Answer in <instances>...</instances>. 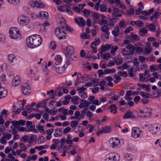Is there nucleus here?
<instances>
[{"label":"nucleus","mask_w":161,"mask_h":161,"mask_svg":"<svg viewBox=\"0 0 161 161\" xmlns=\"http://www.w3.org/2000/svg\"><path fill=\"white\" fill-rule=\"evenodd\" d=\"M109 109L111 110V112H113L114 114L117 113V107L115 104H112L109 106Z\"/></svg>","instance_id":"obj_21"},{"label":"nucleus","mask_w":161,"mask_h":161,"mask_svg":"<svg viewBox=\"0 0 161 161\" xmlns=\"http://www.w3.org/2000/svg\"><path fill=\"white\" fill-rule=\"evenodd\" d=\"M78 94L83 98L86 99L87 97V94L85 92H79Z\"/></svg>","instance_id":"obj_30"},{"label":"nucleus","mask_w":161,"mask_h":161,"mask_svg":"<svg viewBox=\"0 0 161 161\" xmlns=\"http://www.w3.org/2000/svg\"><path fill=\"white\" fill-rule=\"evenodd\" d=\"M22 91L24 95H28L30 94L31 92L30 86L26 84H25L22 86Z\"/></svg>","instance_id":"obj_13"},{"label":"nucleus","mask_w":161,"mask_h":161,"mask_svg":"<svg viewBox=\"0 0 161 161\" xmlns=\"http://www.w3.org/2000/svg\"><path fill=\"white\" fill-rule=\"evenodd\" d=\"M101 14L97 12H94L93 16L95 19H97L101 17L100 15Z\"/></svg>","instance_id":"obj_48"},{"label":"nucleus","mask_w":161,"mask_h":161,"mask_svg":"<svg viewBox=\"0 0 161 161\" xmlns=\"http://www.w3.org/2000/svg\"><path fill=\"white\" fill-rule=\"evenodd\" d=\"M20 77L19 76H16L12 80V86H16L18 85L20 82Z\"/></svg>","instance_id":"obj_16"},{"label":"nucleus","mask_w":161,"mask_h":161,"mask_svg":"<svg viewBox=\"0 0 161 161\" xmlns=\"http://www.w3.org/2000/svg\"><path fill=\"white\" fill-rule=\"evenodd\" d=\"M132 50H133V51L136 50L138 53H140L143 51L142 48L140 47H138L136 44L134 45Z\"/></svg>","instance_id":"obj_24"},{"label":"nucleus","mask_w":161,"mask_h":161,"mask_svg":"<svg viewBox=\"0 0 161 161\" xmlns=\"http://www.w3.org/2000/svg\"><path fill=\"white\" fill-rule=\"evenodd\" d=\"M156 29V26H155L154 25H153L152 24L149 25V30L150 31L153 32L155 31Z\"/></svg>","instance_id":"obj_52"},{"label":"nucleus","mask_w":161,"mask_h":161,"mask_svg":"<svg viewBox=\"0 0 161 161\" xmlns=\"http://www.w3.org/2000/svg\"><path fill=\"white\" fill-rule=\"evenodd\" d=\"M64 53L66 58L69 56H72L74 54V49L72 46H68L66 47Z\"/></svg>","instance_id":"obj_9"},{"label":"nucleus","mask_w":161,"mask_h":161,"mask_svg":"<svg viewBox=\"0 0 161 161\" xmlns=\"http://www.w3.org/2000/svg\"><path fill=\"white\" fill-rule=\"evenodd\" d=\"M8 95V91L3 87H0V99L6 97Z\"/></svg>","instance_id":"obj_15"},{"label":"nucleus","mask_w":161,"mask_h":161,"mask_svg":"<svg viewBox=\"0 0 161 161\" xmlns=\"http://www.w3.org/2000/svg\"><path fill=\"white\" fill-rule=\"evenodd\" d=\"M83 102H84L85 105L86 107H87L89 106L90 103L88 101H86V100L84 99L81 100L80 103H82Z\"/></svg>","instance_id":"obj_58"},{"label":"nucleus","mask_w":161,"mask_h":161,"mask_svg":"<svg viewBox=\"0 0 161 161\" xmlns=\"http://www.w3.org/2000/svg\"><path fill=\"white\" fill-rule=\"evenodd\" d=\"M50 48L52 49H54L56 47V44L55 42L53 41L51 42L49 45Z\"/></svg>","instance_id":"obj_42"},{"label":"nucleus","mask_w":161,"mask_h":161,"mask_svg":"<svg viewBox=\"0 0 161 161\" xmlns=\"http://www.w3.org/2000/svg\"><path fill=\"white\" fill-rule=\"evenodd\" d=\"M125 158L126 160L128 161H130L133 158V156L132 155L128 153H126L125 155Z\"/></svg>","instance_id":"obj_38"},{"label":"nucleus","mask_w":161,"mask_h":161,"mask_svg":"<svg viewBox=\"0 0 161 161\" xmlns=\"http://www.w3.org/2000/svg\"><path fill=\"white\" fill-rule=\"evenodd\" d=\"M118 74L120 75L121 76H124L125 77H126L127 76V74L126 71H119L118 73Z\"/></svg>","instance_id":"obj_46"},{"label":"nucleus","mask_w":161,"mask_h":161,"mask_svg":"<svg viewBox=\"0 0 161 161\" xmlns=\"http://www.w3.org/2000/svg\"><path fill=\"white\" fill-rule=\"evenodd\" d=\"M136 118V116L134 114V113L130 111L126 112L123 117V118L124 119L131 118L133 119H135Z\"/></svg>","instance_id":"obj_12"},{"label":"nucleus","mask_w":161,"mask_h":161,"mask_svg":"<svg viewBox=\"0 0 161 161\" xmlns=\"http://www.w3.org/2000/svg\"><path fill=\"white\" fill-rule=\"evenodd\" d=\"M54 129H49L47 130L46 133L48 135H51Z\"/></svg>","instance_id":"obj_62"},{"label":"nucleus","mask_w":161,"mask_h":161,"mask_svg":"<svg viewBox=\"0 0 161 161\" xmlns=\"http://www.w3.org/2000/svg\"><path fill=\"white\" fill-rule=\"evenodd\" d=\"M118 49V47L117 46L115 45L113 46L111 49V53L112 54H115V52Z\"/></svg>","instance_id":"obj_33"},{"label":"nucleus","mask_w":161,"mask_h":161,"mask_svg":"<svg viewBox=\"0 0 161 161\" xmlns=\"http://www.w3.org/2000/svg\"><path fill=\"white\" fill-rule=\"evenodd\" d=\"M101 17L102 18L99 21V23L100 25L103 24H107L108 23V21L106 20V17L104 16L103 14L100 15Z\"/></svg>","instance_id":"obj_20"},{"label":"nucleus","mask_w":161,"mask_h":161,"mask_svg":"<svg viewBox=\"0 0 161 161\" xmlns=\"http://www.w3.org/2000/svg\"><path fill=\"white\" fill-rule=\"evenodd\" d=\"M133 68H131L130 69H129V70L128 71V74L129 75L130 77H132L135 76V74L133 73Z\"/></svg>","instance_id":"obj_44"},{"label":"nucleus","mask_w":161,"mask_h":161,"mask_svg":"<svg viewBox=\"0 0 161 161\" xmlns=\"http://www.w3.org/2000/svg\"><path fill=\"white\" fill-rule=\"evenodd\" d=\"M29 138V136L28 135H25L20 139V140L21 141H23L25 142H26L28 141Z\"/></svg>","instance_id":"obj_43"},{"label":"nucleus","mask_w":161,"mask_h":161,"mask_svg":"<svg viewBox=\"0 0 161 161\" xmlns=\"http://www.w3.org/2000/svg\"><path fill=\"white\" fill-rule=\"evenodd\" d=\"M98 80H97L96 78H92L91 80V81L92 82H93V84L94 85V86H97L98 85Z\"/></svg>","instance_id":"obj_51"},{"label":"nucleus","mask_w":161,"mask_h":161,"mask_svg":"<svg viewBox=\"0 0 161 161\" xmlns=\"http://www.w3.org/2000/svg\"><path fill=\"white\" fill-rule=\"evenodd\" d=\"M54 59L55 60L58 61L59 62H60L62 61V58L61 55H57L55 57Z\"/></svg>","instance_id":"obj_47"},{"label":"nucleus","mask_w":161,"mask_h":161,"mask_svg":"<svg viewBox=\"0 0 161 161\" xmlns=\"http://www.w3.org/2000/svg\"><path fill=\"white\" fill-rule=\"evenodd\" d=\"M31 16L33 19H35L36 18L40 19L39 15L38 14H31Z\"/></svg>","instance_id":"obj_60"},{"label":"nucleus","mask_w":161,"mask_h":161,"mask_svg":"<svg viewBox=\"0 0 161 161\" xmlns=\"http://www.w3.org/2000/svg\"><path fill=\"white\" fill-rule=\"evenodd\" d=\"M37 129L39 132L41 133L42 132H43L44 128L43 126L39 125L37 127Z\"/></svg>","instance_id":"obj_61"},{"label":"nucleus","mask_w":161,"mask_h":161,"mask_svg":"<svg viewBox=\"0 0 161 161\" xmlns=\"http://www.w3.org/2000/svg\"><path fill=\"white\" fill-rule=\"evenodd\" d=\"M35 125H31L28 130H26L25 131L27 132L29 131H33L35 129Z\"/></svg>","instance_id":"obj_59"},{"label":"nucleus","mask_w":161,"mask_h":161,"mask_svg":"<svg viewBox=\"0 0 161 161\" xmlns=\"http://www.w3.org/2000/svg\"><path fill=\"white\" fill-rule=\"evenodd\" d=\"M101 30L104 33L109 32V28L108 27H107L106 25H103L101 28Z\"/></svg>","instance_id":"obj_31"},{"label":"nucleus","mask_w":161,"mask_h":161,"mask_svg":"<svg viewBox=\"0 0 161 161\" xmlns=\"http://www.w3.org/2000/svg\"><path fill=\"white\" fill-rule=\"evenodd\" d=\"M53 135L55 137H60L62 136L63 132L61 129L57 128L55 130Z\"/></svg>","instance_id":"obj_17"},{"label":"nucleus","mask_w":161,"mask_h":161,"mask_svg":"<svg viewBox=\"0 0 161 161\" xmlns=\"http://www.w3.org/2000/svg\"><path fill=\"white\" fill-rule=\"evenodd\" d=\"M78 124V122L76 120H75L71 122L70 125L72 128H73L77 126Z\"/></svg>","instance_id":"obj_39"},{"label":"nucleus","mask_w":161,"mask_h":161,"mask_svg":"<svg viewBox=\"0 0 161 161\" xmlns=\"http://www.w3.org/2000/svg\"><path fill=\"white\" fill-rule=\"evenodd\" d=\"M108 159L110 160L112 159L114 161H118L120 159V155L116 153H111L109 154Z\"/></svg>","instance_id":"obj_11"},{"label":"nucleus","mask_w":161,"mask_h":161,"mask_svg":"<svg viewBox=\"0 0 161 161\" xmlns=\"http://www.w3.org/2000/svg\"><path fill=\"white\" fill-rule=\"evenodd\" d=\"M39 3L38 2L32 1L31 4V6L33 8H34L35 7L37 8L39 6Z\"/></svg>","instance_id":"obj_41"},{"label":"nucleus","mask_w":161,"mask_h":161,"mask_svg":"<svg viewBox=\"0 0 161 161\" xmlns=\"http://www.w3.org/2000/svg\"><path fill=\"white\" fill-rule=\"evenodd\" d=\"M45 77V81L47 83L50 81V76L48 75V73L47 72L46 74H45L44 75Z\"/></svg>","instance_id":"obj_49"},{"label":"nucleus","mask_w":161,"mask_h":161,"mask_svg":"<svg viewBox=\"0 0 161 161\" xmlns=\"http://www.w3.org/2000/svg\"><path fill=\"white\" fill-rule=\"evenodd\" d=\"M152 111L151 108H144L143 110H140L138 113V115L140 117H146L151 115Z\"/></svg>","instance_id":"obj_5"},{"label":"nucleus","mask_w":161,"mask_h":161,"mask_svg":"<svg viewBox=\"0 0 161 161\" xmlns=\"http://www.w3.org/2000/svg\"><path fill=\"white\" fill-rule=\"evenodd\" d=\"M104 133H107L110 132V127L108 126H106L102 128Z\"/></svg>","instance_id":"obj_32"},{"label":"nucleus","mask_w":161,"mask_h":161,"mask_svg":"<svg viewBox=\"0 0 161 161\" xmlns=\"http://www.w3.org/2000/svg\"><path fill=\"white\" fill-rule=\"evenodd\" d=\"M127 149L129 152L134 153L136 151L135 148L132 144H129L127 147Z\"/></svg>","instance_id":"obj_22"},{"label":"nucleus","mask_w":161,"mask_h":161,"mask_svg":"<svg viewBox=\"0 0 161 161\" xmlns=\"http://www.w3.org/2000/svg\"><path fill=\"white\" fill-rule=\"evenodd\" d=\"M148 30L145 27L140 29L139 31V34L140 36H144L147 33Z\"/></svg>","instance_id":"obj_26"},{"label":"nucleus","mask_w":161,"mask_h":161,"mask_svg":"<svg viewBox=\"0 0 161 161\" xmlns=\"http://www.w3.org/2000/svg\"><path fill=\"white\" fill-rule=\"evenodd\" d=\"M149 131L153 134L160 135L161 134V125L155 124L151 125Z\"/></svg>","instance_id":"obj_4"},{"label":"nucleus","mask_w":161,"mask_h":161,"mask_svg":"<svg viewBox=\"0 0 161 161\" xmlns=\"http://www.w3.org/2000/svg\"><path fill=\"white\" fill-rule=\"evenodd\" d=\"M15 56L13 54H11L8 56V60L10 63H12L14 61V59L15 58Z\"/></svg>","instance_id":"obj_45"},{"label":"nucleus","mask_w":161,"mask_h":161,"mask_svg":"<svg viewBox=\"0 0 161 161\" xmlns=\"http://www.w3.org/2000/svg\"><path fill=\"white\" fill-rule=\"evenodd\" d=\"M100 9L102 12H106L107 10L106 6L105 4H101L100 6Z\"/></svg>","instance_id":"obj_37"},{"label":"nucleus","mask_w":161,"mask_h":161,"mask_svg":"<svg viewBox=\"0 0 161 161\" xmlns=\"http://www.w3.org/2000/svg\"><path fill=\"white\" fill-rule=\"evenodd\" d=\"M30 21V18L27 17L25 16L22 15L18 18V21L19 24L21 25H25L29 23Z\"/></svg>","instance_id":"obj_7"},{"label":"nucleus","mask_w":161,"mask_h":161,"mask_svg":"<svg viewBox=\"0 0 161 161\" xmlns=\"http://www.w3.org/2000/svg\"><path fill=\"white\" fill-rule=\"evenodd\" d=\"M134 52V51H133V50H129L128 51L125 48H124L122 49L121 53L123 56H125L132 55Z\"/></svg>","instance_id":"obj_14"},{"label":"nucleus","mask_w":161,"mask_h":161,"mask_svg":"<svg viewBox=\"0 0 161 161\" xmlns=\"http://www.w3.org/2000/svg\"><path fill=\"white\" fill-rule=\"evenodd\" d=\"M8 3L14 5H16L19 3V0H6Z\"/></svg>","instance_id":"obj_36"},{"label":"nucleus","mask_w":161,"mask_h":161,"mask_svg":"<svg viewBox=\"0 0 161 161\" xmlns=\"http://www.w3.org/2000/svg\"><path fill=\"white\" fill-rule=\"evenodd\" d=\"M39 18L42 19H47L48 18V14L46 12H40L39 13Z\"/></svg>","instance_id":"obj_19"},{"label":"nucleus","mask_w":161,"mask_h":161,"mask_svg":"<svg viewBox=\"0 0 161 161\" xmlns=\"http://www.w3.org/2000/svg\"><path fill=\"white\" fill-rule=\"evenodd\" d=\"M74 20L75 22L81 27L84 26L86 25L85 21L82 17H80L79 20L76 18H75Z\"/></svg>","instance_id":"obj_10"},{"label":"nucleus","mask_w":161,"mask_h":161,"mask_svg":"<svg viewBox=\"0 0 161 161\" xmlns=\"http://www.w3.org/2000/svg\"><path fill=\"white\" fill-rule=\"evenodd\" d=\"M132 137L134 138H137L140 137L141 133L142 131L139 127L137 126L134 127L132 128Z\"/></svg>","instance_id":"obj_6"},{"label":"nucleus","mask_w":161,"mask_h":161,"mask_svg":"<svg viewBox=\"0 0 161 161\" xmlns=\"http://www.w3.org/2000/svg\"><path fill=\"white\" fill-rule=\"evenodd\" d=\"M64 26H58L57 27L55 31L54 34L56 36H60L58 37L59 40L65 39L66 37V33L64 31Z\"/></svg>","instance_id":"obj_3"},{"label":"nucleus","mask_w":161,"mask_h":161,"mask_svg":"<svg viewBox=\"0 0 161 161\" xmlns=\"http://www.w3.org/2000/svg\"><path fill=\"white\" fill-rule=\"evenodd\" d=\"M127 14L130 16H131L132 14L134 13V10L133 8H130L129 10H126Z\"/></svg>","instance_id":"obj_40"},{"label":"nucleus","mask_w":161,"mask_h":161,"mask_svg":"<svg viewBox=\"0 0 161 161\" xmlns=\"http://www.w3.org/2000/svg\"><path fill=\"white\" fill-rule=\"evenodd\" d=\"M105 33V34H104L102 35V37L103 38H105L106 39H108L109 38V32H106Z\"/></svg>","instance_id":"obj_64"},{"label":"nucleus","mask_w":161,"mask_h":161,"mask_svg":"<svg viewBox=\"0 0 161 161\" xmlns=\"http://www.w3.org/2000/svg\"><path fill=\"white\" fill-rule=\"evenodd\" d=\"M25 121L24 120L20 119L19 121L13 120L11 122V123L16 129L19 128V126H24L25 124Z\"/></svg>","instance_id":"obj_8"},{"label":"nucleus","mask_w":161,"mask_h":161,"mask_svg":"<svg viewBox=\"0 0 161 161\" xmlns=\"http://www.w3.org/2000/svg\"><path fill=\"white\" fill-rule=\"evenodd\" d=\"M37 71V68L36 67H33L30 71V73L31 76L35 75Z\"/></svg>","instance_id":"obj_34"},{"label":"nucleus","mask_w":161,"mask_h":161,"mask_svg":"<svg viewBox=\"0 0 161 161\" xmlns=\"http://www.w3.org/2000/svg\"><path fill=\"white\" fill-rule=\"evenodd\" d=\"M9 36L13 39H20L21 38V35L19 34V30L16 27L11 28L9 29Z\"/></svg>","instance_id":"obj_2"},{"label":"nucleus","mask_w":161,"mask_h":161,"mask_svg":"<svg viewBox=\"0 0 161 161\" xmlns=\"http://www.w3.org/2000/svg\"><path fill=\"white\" fill-rule=\"evenodd\" d=\"M101 41L99 38H95L94 41L92 42V44L93 45L95 46H96L99 45L101 43Z\"/></svg>","instance_id":"obj_29"},{"label":"nucleus","mask_w":161,"mask_h":161,"mask_svg":"<svg viewBox=\"0 0 161 161\" xmlns=\"http://www.w3.org/2000/svg\"><path fill=\"white\" fill-rule=\"evenodd\" d=\"M88 109L87 108H85L84 109L82 110L81 111V114H80V116L78 118V119L80 120L82 118H83L85 116L86 112Z\"/></svg>","instance_id":"obj_25"},{"label":"nucleus","mask_w":161,"mask_h":161,"mask_svg":"<svg viewBox=\"0 0 161 161\" xmlns=\"http://www.w3.org/2000/svg\"><path fill=\"white\" fill-rule=\"evenodd\" d=\"M3 136L4 137V138L8 140L11 138L12 136L11 134L7 133L5 135H3Z\"/></svg>","instance_id":"obj_54"},{"label":"nucleus","mask_w":161,"mask_h":161,"mask_svg":"<svg viewBox=\"0 0 161 161\" xmlns=\"http://www.w3.org/2000/svg\"><path fill=\"white\" fill-rule=\"evenodd\" d=\"M71 130V128L69 126H67L66 128L64 130L63 134H65L67 133L70 132V131Z\"/></svg>","instance_id":"obj_57"},{"label":"nucleus","mask_w":161,"mask_h":161,"mask_svg":"<svg viewBox=\"0 0 161 161\" xmlns=\"http://www.w3.org/2000/svg\"><path fill=\"white\" fill-rule=\"evenodd\" d=\"M65 65L64 64L63 66L62 67H59L58 66L54 67L53 69L55 68V70L56 72L59 74L62 73L64 72V67H65Z\"/></svg>","instance_id":"obj_23"},{"label":"nucleus","mask_w":161,"mask_h":161,"mask_svg":"<svg viewBox=\"0 0 161 161\" xmlns=\"http://www.w3.org/2000/svg\"><path fill=\"white\" fill-rule=\"evenodd\" d=\"M130 36L134 41H137L139 40V38L138 37V36L134 34L133 32H131L130 34Z\"/></svg>","instance_id":"obj_28"},{"label":"nucleus","mask_w":161,"mask_h":161,"mask_svg":"<svg viewBox=\"0 0 161 161\" xmlns=\"http://www.w3.org/2000/svg\"><path fill=\"white\" fill-rule=\"evenodd\" d=\"M91 75H88L87 74H85L83 75H81V78L82 80L85 81H87L91 78Z\"/></svg>","instance_id":"obj_27"},{"label":"nucleus","mask_w":161,"mask_h":161,"mask_svg":"<svg viewBox=\"0 0 161 161\" xmlns=\"http://www.w3.org/2000/svg\"><path fill=\"white\" fill-rule=\"evenodd\" d=\"M133 28L131 26H129L127 27L124 31V33L125 34L129 33L130 31H132Z\"/></svg>","instance_id":"obj_50"},{"label":"nucleus","mask_w":161,"mask_h":161,"mask_svg":"<svg viewBox=\"0 0 161 161\" xmlns=\"http://www.w3.org/2000/svg\"><path fill=\"white\" fill-rule=\"evenodd\" d=\"M112 140L113 141L111 144H112V147L113 148L119 145L120 144V141L117 138H112Z\"/></svg>","instance_id":"obj_18"},{"label":"nucleus","mask_w":161,"mask_h":161,"mask_svg":"<svg viewBox=\"0 0 161 161\" xmlns=\"http://www.w3.org/2000/svg\"><path fill=\"white\" fill-rule=\"evenodd\" d=\"M90 10L85 9L83 11V13L86 16L88 17L90 14Z\"/></svg>","instance_id":"obj_56"},{"label":"nucleus","mask_w":161,"mask_h":161,"mask_svg":"<svg viewBox=\"0 0 161 161\" xmlns=\"http://www.w3.org/2000/svg\"><path fill=\"white\" fill-rule=\"evenodd\" d=\"M140 95L143 97H145L146 98H149L150 97L148 93L143 92H140Z\"/></svg>","instance_id":"obj_35"},{"label":"nucleus","mask_w":161,"mask_h":161,"mask_svg":"<svg viewBox=\"0 0 161 161\" xmlns=\"http://www.w3.org/2000/svg\"><path fill=\"white\" fill-rule=\"evenodd\" d=\"M66 12L68 13V14H70L71 15H73V14L71 10V7L68 5L66 6Z\"/></svg>","instance_id":"obj_55"},{"label":"nucleus","mask_w":161,"mask_h":161,"mask_svg":"<svg viewBox=\"0 0 161 161\" xmlns=\"http://www.w3.org/2000/svg\"><path fill=\"white\" fill-rule=\"evenodd\" d=\"M145 52L146 54H149L152 51V49L151 48H148L146 47L145 48Z\"/></svg>","instance_id":"obj_63"},{"label":"nucleus","mask_w":161,"mask_h":161,"mask_svg":"<svg viewBox=\"0 0 161 161\" xmlns=\"http://www.w3.org/2000/svg\"><path fill=\"white\" fill-rule=\"evenodd\" d=\"M111 57V55L109 53H107L104 54L102 57L103 58L106 60H108L109 59V58Z\"/></svg>","instance_id":"obj_53"},{"label":"nucleus","mask_w":161,"mask_h":161,"mask_svg":"<svg viewBox=\"0 0 161 161\" xmlns=\"http://www.w3.org/2000/svg\"><path fill=\"white\" fill-rule=\"evenodd\" d=\"M42 39L39 35L35 34L28 37L26 40L27 46L31 48L38 47L42 43Z\"/></svg>","instance_id":"obj_1"}]
</instances>
